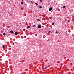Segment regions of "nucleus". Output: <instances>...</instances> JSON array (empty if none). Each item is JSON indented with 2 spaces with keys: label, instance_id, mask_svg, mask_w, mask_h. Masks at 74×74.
I'll return each mask as SVG.
<instances>
[{
  "label": "nucleus",
  "instance_id": "11",
  "mask_svg": "<svg viewBox=\"0 0 74 74\" xmlns=\"http://www.w3.org/2000/svg\"><path fill=\"white\" fill-rule=\"evenodd\" d=\"M39 8H42V6H39Z\"/></svg>",
  "mask_w": 74,
  "mask_h": 74
},
{
  "label": "nucleus",
  "instance_id": "23",
  "mask_svg": "<svg viewBox=\"0 0 74 74\" xmlns=\"http://www.w3.org/2000/svg\"><path fill=\"white\" fill-rule=\"evenodd\" d=\"M65 21H66V20H65Z\"/></svg>",
  "mask_w": 74,
  "mask_h": 74
},
{
  "label": "nucleus",
  "instance_id": "16",
  "mask_svg": "<svg viewBox=\"0 0 74 74\" xmlns=\"http://www.w3.org/2000/svg\"><path fill=\"white\" fill-rule=\"evenodd\" d=\"M58 31H56V33H58Z\"/></svg>",
  "mask_w": 74,
  "mask_h": 74
},
{
  "label": "nucleus",
  "instance_id": "21",
  "mask_svg": "<svg viewBox=\"0 0 74 74\" xmlns=\"http://www.w3.org/2000/svg\"><path fill=\"white\" fill-rule=\"evenodd\" d=\"M50 32H50V31H49V33H50Z\"/></svg>",
  "mask_w": 74,
  "mask_h": 74
},
{
  "label": "nucleus",
  "instance_id": "10",
  "mask_svg": "<svg viewBox=\"0 0 74 74\" xmlns=\"http://www.w3.org/2000/svg\"><path fill=\"white\" fill-rule=\"evenodd\" d=\"M3 34L4 35V36H5L6 34H5V33H4Z\"/></svg>",
  "mask_w": 74,
  "mask_h": 74
},
{
  "label": "nucleus",
  "instance_id": "5",
  "mask_svg": "<svg viewBox=\"0 0 74 74\" xmlns=\"http://www.w3.org/2000/svg\"><path fill=\"white\" fill-rule=\"evenodd\" d=\"M47 69V66H45V67L44 68V69H45V70L46 69Z\"/></svg>",
  "mask_w": 74,
  "mask_h": 74
},
{
  "label": "nucleus",
  "instance_id": "7",
  "mask_svg": "<svg viewBox=\"0 0 74 74\" xmlns=\"http://www.w3.org/2000/svg\"><path fill=\"white\" fill-rule=\"evenodd\" d=\"M33 27H36V26L35 25H34L32 26Z\"/></svg>",
  "mask_w": 74,
  "mask_h": 74
},
{
  "label": "nucleus",
  "instance_id": "6",
  "mask_svg": "<svg viewBox=\"0 0 74 74\" xmlns=\"http://www.w3.org/2000/svg\"><path fill=\"white\" fill-rule=\"evenodd\" d=\"M10 32L11 33H13V31L11 30L10 31Z\"/></svg>",
  "mask_w": 74,
  "mask_h": 74
},
{
  "label": "nucleus",
  "instance_id": "1",
  "mask_svg": "<svg viewBox=\"0 0 74 74\" xmlns=\"http://www.w3.org/2000/svg\"><path fill=\"white\" fill-rule=\"evenodd\" d=\"M49 11H51V10H52V7H50L49 9Z\"/></svg>",
  "mask_w": 74,
  "mask_h": 74
},
{
  "label": "nucleus",
  "instance_id": "3",
  "mask_svg": "<svg viewBox=\"0 0 74 74\" xmlns=\"http://www.w3.org/2000/svg\"><path fill=\"white\" fill-rule=\"evenodd\" d=\"M14 34L15 35H17V34H18V32H15Z\"/></svg>",
  "mask_w": 74,
  "mask_h": 74
},
{
  "label": "nucleus",
  "instance_id": "13",
  "mask_svg": "<svg viewBox=\"0 0 74 74\" xmlns=\"http://www.w3.org/2000/svg\"><path fill=\"white\" fill-rule=\"evenodd\" d=\"M52 25H54V23H52Z\"/></svg>",
  "mask_w": 74,
  "mask_h": 74
},
{
  "label": "nucleus",
  "instance_id": "18",
  "mask_svg": "<svg viewBox=\"0 0 74 74\" xmlns=\"http://www.w3.org/2000/svg\"><path fill=\"white\" fill-rule=\"evenodd\" d=\"M40 2L41 1V2H42V0H40Z\"/></svg>",
  "mask_w": 74,
  "mask_h": 74
},
{
  "label": "nucleus",
  "instance_id": "20",
  "mask_svg": "<svg viewBox=\"0 0 74 74\" xmlns=\"http://www.w3.org/2000/svg\"><path fill=\"white\" fill-rule=\"evenodd\" d=\"M13 45H14L15 44L14 43H13Z\"/></svg>",
  "mask_w": 74,
  "mask_h": 74
},
{
  "label": "nucleus",
  "instance_id": "4",
  "mask_svg": "<svg viewBox=\"0 0 74 74\" xmlns=\"http://www.w3.org/2000/svg\"><path fill=\"white\" fill-rule=\"evenodd\" d=\"M2 47L3 48H5V46H4V45H2Z\"/></svg>",
  "mask_w": 74,
  "mask_h": 74
},
{
  "label": "nucleus",
  "instance_id": "22",
  "mask_svg": "<svg viewBox=\"0 0 74 74\" xmlns=\"http://www.w3.org/2000/svg\"><path fill=\"white\" fill-rule=\"evenodd\" d=\"M61 5H62V4Z\"/></svg>",
  "mask_w": 74,
  "mask_h": 74
},
{
  "label": "nucleus",
  "instance_id": "17",
  "mask_svg": "<svg viewBox=\"0 0 74 74\" xmlns=\"http://www.w3.org/2000/svg\"><path fill=\"white\" fill-rule=\"evenodd\" d=\"M37 21H40V19H38L37 20Z\"/></svg>",
  "mask_w": 74,
  "mask_h": 74
},
{
  "label": "nucleus",
  "instance_id": "8",
  "mask_svg": "<svg viewBox=\"0 0 74 74\" xmlns=\"http://www.w3.org/2000/svg\"><path fill=\"white\" fill-rule=\"evenodd\" d=\"M35 4H36V5H38V3H35Z\"/></svg>",
  "mask_w": 74,
  "mask_h": 74
},
{
  "label": "nucleus",
  "instance_id": "9",
  "mask_svg": "<svg viewBox=\"0 0 74 74\" xmlns=\"http://www.w3.org/2000/svg\"><path fill=\"white\" fill-rule=\"evenodd\" d=\"M27 28H30V26H27Z\"/></svg>",
  "mask_w": 74,
  "mask_h": 74
},
{
  "label": "nucleus",
  "instance_id": "19",
  "mask_svg": "<svg viewBox=\"0 0 74 74\" xmlns=\"http://www.w3.org/2000/svg\"><path fill=\"white\" fill-rule=\"evenodd\" d=\"M68 22H69V21H70V20H68Z\"/></svg>",
  "mask_w": 74,
  "mask_h": 74
},
{
  "label": "nucleus",
  "instance_id": "24",
  "mask_svg": "<svg viewBox=\"0 0 74 74\" xmlns=\"http://www.w3.org/2000/svg\"><path fill=\"white\" fill-rule=\"evenodd\" d=\"M36 18H37V17L36 16Z\"/></svg>",
  "mask_w": 74,
  "mask_h": 74
},
{
  "label": "nucleus",
  "instance_id": "12",
  "mask_svg": "<svg viewBox=\"0 0 74 74\" xmlns=\"http://www.w3.org/2000/svg\"><path fill=\"white\" fill-rule=\"evenodd\" d=\"M21 4H23V2H21Z\"/></svg>",
  "mask_w": 74,
  "mask_h": 74
},
{
  "label": "nucleus",
  "instance_id": "14",
  "mask_svg": "<svg viewBox=\"0 0 74 74\" xmlns=\"http://www.w3.org/2000/svg\"><path fill=\"white\" fill-rule=\"evenodd\" d=\"M63 8H66V6H64L63 7Z\"/></svg>",
  "mask_w": 74,
  "mask_h": 74
},
{
  "label": "nucleus",
  "instance_id": "2",
  "mask_svg": "<svg viewBox=\"0 0 74 74\" xmlns=\"http://www.w3.org/2000/svg\"><path fill=\"white\" fill-rule=\"evenodd\" d=\"M38 28H41V25H38Z\"/></svg>",
  "mask_w": 74,
  "mask_h": 74
},
{
  "label": "nucleus",
  "instance_id": "15",
  "mask_svg": "<svg viewBox=\"0 0 74 74\" xmlns=\"http://www.w3.org/2000/svg\"><path fill=\"white\" fill-rule=\"evenodd\" d=\"M23 31H25V29H23Z\"/></svg>",
  "mask_w": 74,
  "mask_h": 74
}]
</instances>
